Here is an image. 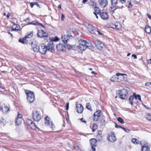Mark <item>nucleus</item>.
<instances>
[{
    "label": "nucleus",
    "mask_w": 151,
    "mask_h": 151,
    "mask_svg": "<svg viewBox=\"0 0 151 151\" xmlns=\"http://www.w3.org/2000/svg\"><path fill=\"white\" fill-rule=\"evenodd\" d=\"M29 126L31 128L33 129L36 130V129H38V127L33 122L30 125H29Z\"/></svg>",
    "instance_id": "nucleus-28"
},
{
    "label": "nucleus",
    "mask_w": 151,
    "mask_h": 151,
    "mask_svg": "<svg viewBox=\"0 0 151 151\" xmlns=\"http://www.w3.org/2000/svg\"><path fill=\"white\" fill-rule=\"evenodd\" d=\"M46 46L44 44L39 46V52L43 54H45L47 51Z\"/></svg>",
    "instance_id": "nucleus-11"
},
{
    "label": "nucleus",
    "mask_w": 151,
    "mask_h": 151,
    "mask_svg": "<svg viewBox=\"0 0 151 151\" xmlns=\"http://www.w3.org/2000/svg\"><path fill=\"white\" fill-rule=\"evenodd\" d=\"M115 24H114L113 23L111 24L110 25V27L114 29H115Z\"/></svg>",
    "instance_id": "nucleus-47"
},
{
    "label": "nucleus",
    "mask_w": 151,
    "mask_h": 151,
    "mask_svg": "<svg viewBox=\"0 0 151 151\" xmlns=\"http://www.w3.org/2000/svg\"><path fill=\"white\" fill-rule=\"evenodd\" d=\"M58 38L57 37H55L51 38V41H56L58 40Z\"/></svg>",
    "instance_id": "nucleus-42"
},
{
    "label": "nucleus",
    "mask_w": 151,
    "mask_h": 151,
    "mask_svg": "<svg viewBox=\"0 0 151 151\" xmlns=\"http://www.w3.org/2000/svg\"><path fill=\"white\" fill-rule=\"evenodd\" d=\"M99 117L97 116L96 115H95V116H94V114L93 115V120H94V121H95V122L97 121L98 120V119H99Z\"/></svg>",
    "instance_id": "nucleus-44"
},
{
    "label": "nucleus",
    "mask_w": 151,
    "mask_h": 151,
    "mask_svg": "<svg viewBox=\"0 0 151 151\" xmlns=\"http://www.w3.org/2000/svg\"><path fill=\"white\" fill-rule=\"evenodd\" d=\"M33 122V121L30 119H27L26 120V123L29 126V125H30Z\"/></svg>",
    "instance_id": "nucleus-38"
},
{
    "label": "nucleus",
    "mask_w": 151,
    "mask_h": 151,
    "mask_svg": "<svg viewBox=\"0 0 151 151\" xmlns=\"http://www.w3.org/2000/svg\"><path fill=\"white\" fill-rule=\"evenodd\" d=\"M46 48L47 50L52 52H53L55 51L54 45L52 41H50L48 43L46 46Z\"/></svg>",
    "instance_id": "nucleus-9"
},
{
    "label": "nucleus",
    "mask_w": 151,
    "mask_h": 151,
    "mask_svg": "<svg viewBox=\"0 0 151 151\" xmlns=\"http://www.w3.org/2000/svg\"><path fill=\"white\" fill-rule=\"evenodd\" d=\"M97 140L94 139H91L90 143L91 145V147L96 146V144L97 143Z\"/></svg>",
    "instance_id": "nucleus-25"
},
{
    "label": "nucleus",
    "mask_w": 151,
    "mask_h": 151,
    "mask_svg": "<svg viewBox=\"0 0 151 151\" xmlns=\"http://www.w3.org/2000/svg\"><path fill=\"white\" fill-rule=\"evenodd\" d=\"M32 116L34 120L36 122H38L41 119V115L39 111H35L32 113Z\"/></svg>",
    "instance_id": "nucleus-2"
},
{
    "label": "nucleus",
    "mask_w": 151,
    "mask_h": 151,
    "mask_svg": "<svg viewBox=\"0 0 151 151\" xmlns=\"http://www.w3.org/2000/svg\"><path fill=\"white\" fill-rule=\"evenodd\" d=\"M33 49L35 52H39V47H37V46L35 45L33 46Z\"/></svg>",
    "instance_id": "nucleus-33"
},
{
    "label": "nucleus",
    "mask_w": 151,
    "mask_h": 151,
    "mask_svg": "<svg viewBox=\"0 0 151 151\" xmlns=\"http://www.w3.org/2000/svg\"><path fill=\"white\" fill-rule=\"evenodd\" d=\"M67 33L68 35V36L65 35L62 37V41L65 44L69 40L70 38V36H72L71 34H69L68 32Z\"/></svg>",
    "instance_id": "nucleus-14"
},
{
    "label": "nucleus",
    "mask_w": 151,
    "mask_h": 151,
    "mask_svg": "<svg viewBox=\"0 0 151 151\" xmlns=\"http://www.w3.org/2000/svg\"><path fill=\"white\" fill-rule=\"evenodd\" d=\"M64 15L63 14H62L61 20L62 21H63L64 19Z\"/></svg>",
    "instance_id": "nucleus-62"
},
{
    "label": "nucleus",
    "mask_w": 151,
    "mask_h": 151,
    "mask_svg": "<svg viewBox=\"0 0 151 151\" xmlns=\"http://www.w3.org/2000/svg\"><path fill=\"white\" fill-rule=\"evenodd\" d=\"M100 16L103 20H106L108 19L109 16L106 12H102L100 13Z\"/></svg>",
    "instance_id": "nucleus-16"
},
{
    "label": "nucleus",
    "mask_w": 151,
    "mask_h": 151,
    "mask_svg": "<svg viewBox=\"0 0 151 151\" xmlns=\"http://www.w3.org/2000/svg\"><path fill=\"white\" fill-rule=\"evenodd\" d=\"M5 122V121H4V119H3V121H1V120H0V124H2V123H3V125H4V122Z\"/></svg>",
    "instance_id": "nucleus-59"
},
{
    "label": "nucleus",
    "mask_w": 151,
    "mask_h": 151,
    "mask_svg": "<svg viewBox=\"0 0 151 151\" xmlns=\"http://www.w3.org/2000/svg\"><path fill=\"white\" fill-rule=\"evenodd\" d=\"M97 128V125L96 124H93V129H92V131L93 132H94L96 130Z\"/></svg>",
    "instance_id": "nucleus-37"
},
{
    "label": "nucleus",
    "mask_w": 151,
    "mask_h": 151,
    "mask_svg": "<svg viewBox=\"0 0 151 151\" xmlns=\"http://www.w3.org/2000/svg\"><path fill=\"white\" fill-rule=\"evenodd\" d=\"M27 97V99L28 101L30 103L32 102L35 100V95L34 93L31 91L26 92Z\"/></svg>",
    "instance_id": "nucleus-3"
},
{
    "label": "nucleus",
    "mask_w": 151,
    "mask_h": 151,
    "mask_svg": "<svg viewBox=\"0 0 151 151\" xmlns=\"http://www.w3.org/2000/svg\"><path fill=\"white\" fill-rule=\"evenodd\" d=\"M125 74L123 73H116L115 75L113 76L110 78V80L111 81L114 82H117V76H123Z\"/></svg>",
    "instance_id": "nucleus-15"
},
{
    "label": "nucleus",
    "mask_w": 151,
    "mask_h": 151,
    "mask_svg": "<svg viewBox=\"0 0 151 151\" xmlns=\"http://www.w3.org/2000/svg\"><path fill=\"white\" fill-rule=\"evenodd\" d=\"M94 116L96 115L99 117L101 115V111L100 110H98L94 113Z\"/></svg>",
    "instance_id": "nucleus-34"
},
{
    "label": "nucleus",
    "mask_w": 151,
    "mask_h": 151,
    "mask_svg": "<svg viewBox=\"0 0 151 151\" xmlns=\"http://www.w3.org/2000/svg\"><path fill=\"white\" fill-rule=\"evenodd\" d=\"M56 47L58 50L59 52H63L66 49L65 46L60 43L57 45Z\"/></svg>",
    "instance_id": "nucleus-12"
},
{
    "label": "nucleus",
    "mask_w": 151,
    "mask_h": 151,
    "mask_svg": "<svg viewBox=\"0 0 151 151\" xmlns=\"http://www.w3.org/2000/svg\"><path fill=\"white\" fill-rule=\"evenodd\" d=\"M45 124L47 126H50L52 130H54L55 128V125L53 124L52 122H51L49 117L47 116L45 118Z\"/></svg>",
    "instance_id": "nucleus-7"
},
{
    "label": "nucleus",
    "mask_w": 151,
    "mask_h": 151,
    "mask_svg": "<svg viewBox=\"0 0 151 151\" xmlns=\"http://www.w3.org/2000/svg\"><path fill=\"white\" fill-rule=\"evenodd\" d=\"M95 31H97V32H98V34L99 35H102V34L101 32H99V31L97 30V29H96V30Z\"/></svg>",
    "instance_id": "nucleus-60"
},
{
    "label": "nucleus",
    "mask_w": 151,
    "mask_h": 151,
    "mask_svg": "<svg viewBox=\"0 0 151 151\" xmlns=\"http://www.w3.org/2000/svg\"><path fill=\"white\" fill-rule=\"evenodd\" d=\"M37 22L36 21H32V22L29 23L28 24L29 25V24H33V25H37Z\"/></svg>",
    "instance_id": "nucleus-45"
},
{
    "label": "nucleus",
    "mask_w": 151,
    "mask_h": 151,
    "mask_svg": "<svg viewBox=\"0 0 151 151\" xmlns=\"http://www.w3.org/2000/svg\"><path fill=\"white\" fill-rule=\"evenodd\" d=\"M15 68L18 71H20L22 70V67L20 66H17L15 67Z\"/></svg>",
    "instance_id": "nucleus-43"
},
{
    "label": "nucleus",
    "mask_w": 151,
    "mask_h": 151,
    "mask_svg": "<svg viewBox=\"0 0 151 151\" xmlns=\"http://www.w3.org/2000/svg\"><path fill=\"white\" fill-rule=\"evenodd\" d=\"M137 97L138 98V100L140 101H141V96L139 95H136Z\"/></svg>",
    "instance_id": "nucleus-55"
},
{
    "label": "nucleus",
    "mask_w": 151,
    "mask_h": 151,
    "mask_svg": "<svg viewBox=\"0 0 151 151\" xmlns=\"http://www.w3.org/2000/svg\"><path fill=\"white\" fill-rule=\"evenodd\" d=\"M67 144H68V146H69V147L71 149H72L73 150L75 149V147L73 146V145H71V144L70 143L68 142L67 143Z\"/></svg>",
    "instance_id": "nucleus-40"
},
{
    "label": "nucleus",
    "mask_w": 151,
    "mask_h": 151,
    "mask_svg": "<svg viewBox=\"0 0 151 151\" xmlns=\"http://www.w3.org/2000/svg\"><path fill=\"white\" fill-rule=\"evenodd\" d=\"M22 121V116L18 113L17 117L16 119L15 123L18 126L21 124Z\"/></svg>",
    "instance_id": "nucleus-13"
},
{
    "label": "nucleus",
    "mask_w": 151,
    "mask_h": 151,
    "mask_svg": "<svg viewBox=\"0 0 151 151\" xmlns=\"http://www.w3.org/2000/svg\"><path fill=\"white\" fill-rule=\"evenodd\" d=\"M95 148L94 147H91V148L89 151H95Z\"/></svg>",
    "instance_id": "nucleus-51"
},
{
    "label": "nucleus",
    "mask_w": 151,
    "mask_h": 151,
    "mask_svg": "<svg viewBox=\"0 0 151 151\" xmlns=\"http://www.w3.org/2000/svg\"><path fill=\"white\" fill-rule=\"evenodd\" d=\"M147 118L148 120H150L151 119V115L149 114L147 115Z\"/></svg>",
    "instance_id": "nucleus-49"
},
{
    "label": "nucleus",
    "mask_w": 151,
    "mask_h": 151,
    "mask_svg": "<svg viewBox=\"0 0 151 151\" xmlns=\"http://www.w3.org/2000/svg\"><path fill=\"white\" fill-rule=\"evenodd\" d=\"M84 25L87 27V28L88 31L91 32L92 34H95L94 30H96V28L94 27H93L89 24L85 22L84 23Z\"/></svg>",
    "instance_id": "nucleus-8"
},
{
    "label": "nucleus",
    "mask_w": 151,
    "mask_h": 151,
    "mask_svg": "<svg viewBox=\"0 0 151 151\" xmlns=\"http://www.w3.org/2000/svg\"><path fill=\"white\" fill-rule=\"evenodd\" d=\"M98 2L100 5L103 7H105L108 4L107 0H99Z\"/></svg>",
    "instance_id": "nucleus-21"
},
{
    "label": "nucleus",
    "mask_w": 151,
    "mask_h": 151,
    "mask_svg": "<svg viewBox=\"0 0 151 151\" xmlns=\"http://www.w3.org/2000/svg\"><path fill=\"white\" fill-rule=\"evenodd\" d=\"M0 109L4 113H6L10 110L9 107L5 105L1 106Z\"/></svg>",
    "instance_id": "nucleus-22"
},
{
    "label": "nucleus",
    "mask_w": 151,
    "mask_h": 151,
    "mask_svg": "<svg viewBox=\"0 0 151 151\" xmlns=\"http://www.w3.org/2000/svg\"><path fill=\"white\" fill-rule=\"evenodd\" d=\"M83 107L80 104H78L76 105V110L78 113H82L83 110Z\"/></svg>",
    "instance_id": "nucleus-18"
},
{
    "label": "nucleus",
    "mask_w": 151,
    "mask_h": 151,
    "mask_svg": "<svg viewBox=\"0 0 151 151\" xmlns=\"http://www.w3.org/2000/svg\"><path fill=\"white\" fill-rule=\"evenodd\" d=\"M122 129H123L125 132H127L128 133H129L130 132V131L128 129H125V128H124L123 127L122 128Z\"/></svg>",
    "instance_id": "nucleus-50"
},
{
    "label": "nucleus",
    "mask_w": 151,
    "mask_h": 151,
    "mask_svg": "<svg viewBox=\"0 0 151 151\" xmlns=\"http://www.w3.org/2000/svg\"><path fill=\"white\" fill-rule=\"evenodd\" d=\"M86 108L90 110V111H92L91 106L89 103H86Z\"/></svg>",
    "instance_id": "nucleus-32"
},
{
    "label": "nucleus",
    "mask_w": 151,
    "mask_h": 151,
    "mask_svg": "<svg viewBox=\"0 0 151 151\" xmlns=\"http://www.w3.org/2000/svg\"><path fill=\"white\" fill-rule=\"evenodd\" d=\"M86 40H81L78 41L79 45L78 47L81 50L84 51L86 50L85 44Z\"/></svg>",
    "instance_id": "nucleus-5"
},
{
    "label": "nucleus",
    "mask_w": 151,
    "mask_h": 151,
    "mask_svg": "<svg viewBox=\"0 0 151 151\" xmlns=\"http://www.w3.org/2000/svg\"><path fill=\"white\" fill-rule=\"evenodd\" d=\"M75 149L76 150H80V147L79 146H77L76 147H75Z\"/></svg>",
    "instance_id": "nucleus-58"
},
{
    "label": "nucleus",
    "mask_w": 151,
    "mask_h": 151,
    "mask_svg": "<svg viewBox=\"0 0 151 151\" xmlns=\"http://www.w3.org/2000/svg\"><path fill=\"white\" fill-rule=\"evenodd\" d=\"M36 3H35V2H31L30 3V6L31 7V8H32L34 6V4H35Z\"/></svg>",
    "instance_id": "nucleus-53"
},
{
    "label": "nucleus",
    "mask_w": 151,
    "mask_h": 151,
    "mask_svg": "<svg viewBox=\"0 0 151 151\" xmlns=\"http://www.w3.org/2000/svg\"><path fill=\"white\" fill-rule=\"evenodd\" d=\"M37 25H39L40 26H41L43 28H45V26L42 24L40 23L39 22H37Z\"/></svg>",
    "instance_id": "nucleus-57"
},
{
    "label": "nucleus",
    "mask_w": 151,
    "mask_h": 151,
    "mask_svg": "<svg viewBox=\"0 0 151 151\" xmlns=\"http://www.w3.org/2000/svg\"><path fill=\"white\" fill-rule=\"evenodd\" d=\"M117 120L118 121H119V122H120L122 124H124V121L123 119L121 117H118Z\"/></svg>",
    "instance_id": "nucleus-36"
},
{
    "label": "nucleus",
    "mask_w": 151,
    "mask_h": 151,
    "mask_svg": "<svg viewBox=\"0 0 151 151\" xmlns=\"http://www.w3.org/2000/svg\"><path fill=\"white\" fill-rule=\"evenodd\" d=\"M120 3V4H124L126 1V0H119Z\"/></svg>",
    "instance_id": "nucleus-48"
},
{
    "label": "nucleus",
    "mask_w": 151,
    "mask_h": 151,
    "mask_svg": "<svg viewBox=\"0 0 151 151\" xmlns=\"http://www.w3.org/2000/svg\"><path fill=\"white\" fill-rule=\"evenodd\" d=\"M94 43L96 47L100 50L103 49L104 45L101 42L98 40H95L94 41Z\"/></svg>",
    "instance_id": "nucleus-10"
},
{
    "label": "nucleus",
    "mask_w": 151,
    "mask_h": 151,
    "mask_svg": "<svg viewBox=\"0 0 151 151\" xmlns=\"http://www.w3.org/2000/svg\"><path fill=\"white\" fill-rule=\"evenodd\" d=\"M111 4L113 7H111V9L113 11H114L117 9H122L123 6L120 5V3L118 2V0H111Z\"/></svg>",
    "instance_id": "nucleus-1"
},
{
    "label": "nucleus",
    "mask_w": 151,
    "mask_h": 151,
    "mask_svg": "<svg viewBox=\"0 0 151 151\" xmlns=\"http://www.w3.org/2000/svg\"><path fill=\"white\" fill-rule=\"evenodd\" d=\"M145 31L148 33H150L151 32V27L149 26H146L145 28Z\"/></svg>",
    "instance_id": "nucleus-29"
},
{
    "label": "nucleus",
    "mask_w": 151,
    "mask_h": 151,
    "mask_svg": "<svg viewBox=\"0 0 151 151\" xmlns=\"http://www.w3.org/2000/svg\"><path fill=\"white\" fill-rule=\"evenodd\" d=\"M43 34L42 35V37H47L48 36V34L46 33V32L44 31L43 30V31H42Z\"/></svg>",
    "instance_id": "nucleus-39"
},
{
    "label": "nucleus",
    "mask_w": 151,
    "mask_h": 151,
    "mask_svg": "<svg viewBox=\"0 0 151 151\" xmlns=\"http://www.w3.org/2000/svg\"><path fill=\"white\" fill-rule=\"evenodd\" d=\"M115 127H116V128H120L122 129V128L123 127L118 125V124H117L116 122H115Z\"/></svg>",
    "instance_id": "nucleus-52"
},
{
    "label": "nucleus",
    "mask_w": 151,
    "mask_h": 151,
    "mask_svg": "<svg viewBox=\"0 0 151 151\" xmlns=\"http://www.w3.org/2000/svg\"><path fill=\"white\" fill-rule=\"evenodd\" d=\"M132 56L135 59L137 58V56L135 54H133L132 55Z\"/></svg>",
    "instance_id": "nucleus-64"
},
{
    "label": "nucleus",
    "mask_w": 151,
    "mask_h": 151,
    "mask_svg": "<svg viewBox=\"0 0 151 151\" xmlns=\"http://www.w3.org/2000/svg\"><path fill=\"white\" fill-rule=\"evenodd\" d=\"M137 99V97L136 96V94L135 93H133V96H131L129 98V103L132 105H133V103H134V100H136Z\"/></svg>",
    "instance_id": "nucleus-17"
},
{
    "label": "nucleus",
    "mask_w": 151,
    "mask_h": 151,
    "mask_svg": "<svg viewBox=\"0 0 151 151\" xmlns=\"http://www.w3.org/2000/svg\"><path fill=\"white\" fill-rule=\"evenodd\" d=\"M0 89L1 91L2 92H4L5 91V88L4 87H1L0 86Z\"/></svg>",
    "instance_id": "nucleus-54"
},
{
    "label": "nucleus",
    "mask_w": 151,
    "mask_h": 151,
    "mask_svg": "<svg viewBox=\"0 0 151 151\" xmlns=\"http://www.w3.org/2000/svg\"><path fill=\"white\" fill-rule=\"evenodd\" d=\"M142 151H149L150 148L147 145V143L145 142L144 145H142Z\"/></svg>",
    "instance_id": "nucleus-23"
},
{
    "label": "nucleus",
    "mask_w": 151,
    "mask_h": 151,
    "mask_svg": "<svg viewBox=\"0 0 151 151\" xmlns=\"http://www.w3.org/2000/svg\"><path fill=\"white\" fill-rule=\"evenodd\" d=\"M105 119L104 117H102L101 119L100 122L101 123L102 125H104L105 124Z\"/></svg>",
    "instance_id": "nucleus-41"
},
{
    "label": "nucleus",
    "mask_w": 151,
    "mask_h": 151,
    "mask_svg": "<svg viewBox=\"0 0 151 151\" xmlns=\"http://www.w3.org/2000/svg\"><path fill=\"white\" fill-rule=\"evenodd\" d=\"M117 76V82H120L122 81V79L123 78V76Z\"/></svg>",
    "instance_id": "nucleus-35"
},
{
    "label": "nucleus",
    "mask_w": 151,
    "mask_h": 151,
    "mask_svg": "<svg viewBox=\"0 0 151 151\" xmlns=\"http://www.w3.org/2000/svg\"><path fill=\"white\" fill-rule=\"evenodd\" d=\"M38 32L37 33L38 37H39L42 38L43 34L42 31H43V30H40V31L38 30Z\"/></svg>",
    "instance_id": "nucleus-31"
},
{
    "label": "nucleus",
    "mask_w": 151,
    "mask_h": 151,
    "mask_svg": "<svg viewBox=\"0 0 151 151\" xmlns=\"http://www.w3.org/2000/svg\"><path fill=\"white\" fill-rule=\"evenodd\" d=\"M85 46L86 47V50L87 48L91 50H92L94 48L93 46L92 43L88 40L86 41Z\"/></svg>",
    "instance_id": "nucleus-20"
},
{
    "label": "nucleus",
    "mask_w": 151,
    "mask_h": 151,
    "mask_svg": "<svg viewBox=\"0 0 151 151\" xmlns=\"http://www.w3.org/2000/svg\"><path fill=\"white\" fill-rule=\"evenodd\" d=\"M33 35L32 32H28L27 35L25 36L24 38L22 39H19V42H21L23 44H26L28 42V41L26 39V38H30Z\"/></svg>",
    "instance_id": "nucleus-6"
},
{
    "label": "nucleus",
    "mask_w": 151,
    "mask_h": 151,
    "mask_svg": "<svg viewBox=\"0 0 151 151\" xmlns=\"http://www.w3.org/2000/svg\"><path fill=\"white\" fill-rule=\"evenodd\" d=\"M115 29H117V30H119L121 28V25L118 22H116L115 23Z\"/></svg>",
    "instance_id": "nucleus-27"
},
{
    "label": "nucleus",
    "mask_w": 151,
    "mask_h": 151,
    "mask_svg": "<svg viewBox=\"0 0 151 151\" xmlns=\"http://www.w3.org/2000/svg\"><path fill=\"white\" fill-rule=\"evenodd\" d=\"M97 137L98 139V140L99 141H100L102 139V136H100L99 135H97Z\"/></svg>",
    "instance_id": "nucleus-46"
},
{
    "label": "nucleus",
    "mask_w": 151,
    "mask_h": 151,
    "mask_svg": "<svg viewBox=\"0 0 151 151\" xmlns=\"http://www.w3.org/2000/svg\"><path fill=\"white\" fill-rule=\"evenodd\" d=\"M94 10L95 11L94 12H95L97 14H100V13H101V9L99 7L97 6H95V7Z\"/></svg>",
    "instance_id": "nucleus-30"
},
{
    "label": "nucleus",
    "mask_w": 151,
    "mask_h": 151,
    "mask_svg": "<svg viewBox=\"0 0 151 151\" xmlns=\"http://www.w3.org/2000/svg\"><path fill=\"white\" fill-rule=\"evenodd\" d=\"M147 63L148 64H151V59H150L149 60H148Z\"/></svg>",
    "instance_id": "nucleus-63"
},
{
    "label": "nucleus",
    "mask_w": 151,
    "mask_h": 151,
    "mask_svg": "<svg viewBox=\"0 0 151 151\" xmlns=\"http://www.w3.org/2000/svg\"><path fill=\"white\" fill-rule=\"evenodd\" d=\"M19 25L17 24H14L13 25L12 27V30L17 31L19 29Z\"/></svg>",
    "instance_id": "nucleus-26"
},
{
    "label": "nucleus",
    "mask_w": 151,
    "mask_h": 151,
    "mask_svg": "<svg viewBox=\"0 0 151 151\" xmlns=\"http://www.w3.org/2000/svg\"><path fill=\"white\" fill-rule=\"evenodd\" d=\"M132 141L134 144L137 145V144H140L142 145V142L141 141H139L137 139L134 138H132Z\"/></svg>",
    "instance_id": "nucleus-24"
},
{
    "label": "nucleus",
    "mask_w": 151,
    "mask_h": 151,
    "mask_svg": "<svg viewBox=\"0 0 151 151\" xmlns=\"http://www.w3.org/2000/svg\"><path fill=\"white\" fill-rule=\"evenodd\" d=\"M119 96V98L122 99H126V96L128 94L127 90L125 89H123L119 91L117 93Z\"/></svg>",
    "instance_id": "nucleus-4"
},
{
    "label": "nucleus",
    "mask_w": 151,
    "mask_h": 151,
    "mask_svg": "<svg viewBox=\"0 0 151 151\" xmlns=\"http://www.w3.org/2000/svg\"><path fill=\"white\" fill-rule=\"evenodd\" d=\"M108 139L110 142H114L116 141V138L113 132L112 133H111V134H109Z\"/></svg>",
    "instance_id": "nucleus-19"
},
{
    "label": "nucleus",
    "mask_w": 151,
    "mask_h": 151,
    "mask_svg": "<svg viewBox=\"0 0 151 151\" xmlns=\"http://www.w3.org/2000/svg\"><path fill=\"white\" fill-rule=\"evenodd\" d=\"M69 103H67L66 105V109L67 110H68L69 109Z\"/></svg>",
    "instance_id": "nucleus-56"
},
{
    "label": "nucleus",
    "mask_w": 151,
    "mask_h": 151,
    "mask_svg": "<svg viewBox=\"0 0 151 151\" xmlns=\"http://www.w3.org/2000/svg\"><path fill=\"white\" fill-rule=\"evenodd\" d=\"M132 7V5H131V3L130 2H129V5L128 6V7L129 8H131Z\"/></svg>",
    "instance_id": "nucleus-61"
}]
</instances>
